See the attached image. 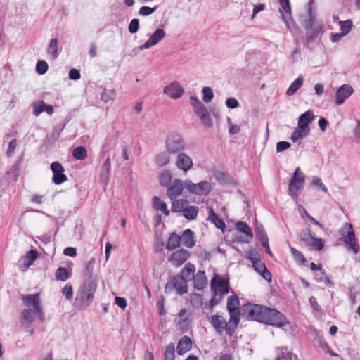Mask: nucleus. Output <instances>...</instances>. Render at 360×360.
Wrapping results in <instances>:
<instances>
[{
    "label": "nucleus",
    "instance_id": "nucleus-1",
    "mask_svg": "<svg viewBox=\"0 0 360 360\" xmlns=\"http://www.w3.org/2000/svg\"><path fill=\"white\" fill-rule=\"evenodd\" d=\"M243 310L249 320L278 328L288 323L286 317L281 312L264 305L248 303L244 306Z\"/></svg>",
    "mask_w": 360,
    "mask_h": 360
},
{
    "label": "nucleus",
    "instance_id": "nucleus-2",
    "mask_svg": "<svg viewBox=\"0 0 360 360\" xmlns=\"http://www.w3.org/2000/svg\"><path fill=\"white\" fill-rule=\"evenodd\" d=\"M22 300L25 306L29 308L22 311V323H26L30 325L34 320L33 314L41 321H44V314L39 293L23 295Z\"/></svg>",
    "mask_w": 360,
    "mask_h": 360
},
{
    "label": "nucleus",
    "instance_id": "nucleus-3",
    "mask_svg": "<svg viewBox=\"0 0 360 360\" xmlns=\"http://www.w3.org/2000/svg\"><path fill=\"white\" fill-rule=\"evenodd\" d=\"M97 285L93 281H85L77 291L74 307L77 310L86 309L94 300Z\"/></svg>",
    "mask_w": 360,
    "mask_h": 360
},
{
    "label": "nucleus",
    "instance_id": "nucleus-4",
    "mask_svg": "<svg viewBox=\"0 0 360 360\" xmlns=\"http://www.w3.org/2000/svg\"><path fill=\"white\" fill-rule=\"evenodd\" d=\"M339 233L341 236V239L347 246V250L352 251L354 254H357L359 252V246L356 243L352 224L345 223L340 229Z\"/></svg>",
    "mask_w": 360,
    "mask_h": 360
},
{
    "label": "nucleus",
    "instance_id": "nucleus-5",
    "mask_svg": "<svg viewBox=\"0 0 360 360\" xmlns=\"http://www.w3.org/2000/svg\"><path fill=\"white\" fill-rule=\"evenodd\" d=\"M186 143L182 136L176 132L169 134L165 139V148L172 155L179 154L184 150Z\"/></svg>",
    "mask_w": 360,
    "mask_h": 360
},
{
    "label": "nucleus",
    "instance_id": "nucleus-6",
    "mask_svg": "<svg viewBox=\"0 0 360 360\" xmlns=\"http://www.w3.org/2000/svg\"><path fill=\"white\" fill-rule=\"evenodd\" d=\"M305 176L300 167H297L291 177L288 186V194L294 199H297L304 186Z\"/></svg>",
    "mask_w": 360,
    "mask_h": 360
},
{
    "label": "nucleus",
    "instance_id": "nucleus-7",
    "mask_svg": "<svg viewBox=\"0 0 360 360\" xmlns=\"http://www.w3.org/2000/svg\"><path fill=\"white\" fill-rule=\"evenodd\" d=\"M174 289L180 295L186 293L188 291L186 281L179 276L170 277L165 285V292H170Z\"/></svg>",
    "mask_w": 360,
    "mask_h": 360
},
{
    "label": "nucleus",
    "instance_id": "nucleus-8",
    "mask_svg": "<svg viewBox=\"0 0 360 360\" xmlns=\"http://www.w3.org/2000/svg\"><path fill=\"white\" fill-rule=\"evenodd\" d=\"M185 186L190 193L198 195H206L212 190L211 184L207 181H202L198 184H194L191 181H186Z\"/></svg>",
    "mask_w": 360,
    "mask_h": 360
},
{
    "label": "nucleus",
    "instance_id": "nucleus-9",
    "mask_svg": "<svg viewBox=\"0 0 360 360\" xmlns=\"http://www.w3.org/2000/svg\"><path fill=\"white\" fill-rule=\"evenodd\" d=\"M210 286L212 292L225 295L229 290V278H224L221 276L215 274L211 280Z\"/></svg>",
    "mask_w": 360,
    "mask_h": 360
},
{
    "label": "nucleus",
    "instance_id": "nucleus-10",
    "mask_svg": "<svg viewBox=\"0 0 360 360\" xmlns=\"http://www.w3.org/2000/svg\"><path fill=\"white\" fill-rule=\"evenodd\" d=\"M51 169L53 172L52 181L59 185L68 180L67 176L64 174L65 169L58 162H53L51 164Z\"/></svg>",
    "mask_w": 360,
    "mask_h": 360
},
{
    "label": "nucleus",
    "instance_id": "nucleus-11",
    "mask_svg": "<svg viewBox=\"0 0 360 360\" xmlns=\"http://www.w3.org/2000/svg\"><path fill=\"white\" fill-rule=\"evenodd\" d=\"M190 257V252L184 249L174 252L168 259V262L175 267L181 266Z\"/></svg>",
    "mask_w": 360,
    "mask_h": 360
},
{
    "label": "nucleus",
    "instance_id": "nucleus-12",
    "mask_svg": "<svg viewBox=\"0 0 360 360\" xmlns=\"http://www.w3.org/2000/svg\"><path fill=\"white\" fill-rule=\"evenodd\" d=\"M354 89L349 84L340 86L335 94V104L340 105L353 94Z\"/></svg>",
    "mask_w": 360,
    "mask_h": 360
},
{
    "label": "nucleus",
    "instance_id": "nucleus-13",
    "mask_svg": "<svg viewBox=\"0 0 360 360\" xmlns=\"http://www.w3.org/2000/svg\"><path fill=\"white\" fill-rule=\"evenodd\" d=\"M165 36V32L162 29H157L143 44L139 46V50L143 51L156 45L164 39Z\"/></svg>",
    "mask_w": 360,
    "mask_h": 360
},
{
    "label": "nucleus",
    "instance_id": "nucleus-14",
    "mask_svg": "<svg viewBox=\"0 0 360 360\" xmlns=\"http://www.w3.org/2000/svg\"><path fill=\"white\" fill-rule=\"evenodd\" d=\"M175 165L178 169L184 172H188L193 166L191 158L185 153L177 154Z\"/></svg>",
    "mask_w": 360,
    "mask_h": 360
},
{
    "label": "nucleus",
    "instance_id": "nucleus-15",
    "mask_svg": "<svg viewBox=\"0 0 360 360\" xmlns=\"http://www.w3.org/2000/svg\"><path fill=\"white\" fill-rule=\"evenodd\" d=\"M164 94L169 96L172 99L180 98L184 93V89L181 86L180 84L176 82H172L169 85L164 88Z\"/></svg>",
    "mask_w": 360,
    "mask_h": 360
},
{
    "label": "nucleus",
    "instance_id": "nucleus-16",
    "mask_svg": "<svg viewBox=\"0 0 360 360\" xmlns=\"http://www.w3.org/2000/svg\"><path fill=\"white\" fill-rule=\"evenodd\" d=\"M183 190V181L178 179H174L167 187V195L169 199L174 200L181 194Z\"/></svg>",
    "mask_w": 360,
    "mask_h": 360
},
{
    "label": "nucleus",
    "instance_id": "nucleus-17",
    "mask_svg": "<svg viewBox=\"0 0 360 360\" xmlns=\"http://www.w3.org/2000/svg\"><path fill=\"white\" fill-rule=\"evenodd\" d=\"M186 313L187 311L186 309H181L178 313V316L180 317V319L177 322V326L179 330L184 333L187 332L189 330L191 323V314H188L186 316Z\"/></svg>",
    "mask_w": 360,
    "mask_h": 360
},
{
    "label": "nucleus",
    "instance_id": "nucleus-18",
    "mask_svg": "<svg viewBox=\"0 0 360 360\" xmlns=\"http://www.w3.org/2000/svg\"><path fill=\"white\" fill-rule=\"evenodd\" d=\"M192 344L193 342L188 336L184 335L181 338L176 347L177 354L182 356L189 352L192 348Z\"/></svg>",
    "mask_w": 360,
    "mask_h": 360
},
{
    "label": "nucleus",
    "instance_id": "nucleus-19",
    "mask_svg": "<svg viewBox=\"0 0 360 360\" xmlns=\"http://www.w3.org/2000/svg\"><path fill=\"white\" fill-rule=\"evenodd\" d=\"M210 323L218 333H221L224 330L227 333V323L222 316L212 315Z\"/></svg>",
    "mask_w": 360,
    "mask_h": 360
},
{
    "label": "nucleus",
    "instance_id": "nucleus-20",
    "mask_svg": "<svg viewBox=\"0 0 360 360\" xmlns=\"http://www.w3.org/2000/svg\"><path fill=\"white\" fill-rule=\"evenodd\" d=\"M314 4V0H310L308 2V10H307V18L304 19L302 22V26L306 30H310L312 28L315 20H316V13L313 11V5Z\"/></svg>",
    "mask_w": 360,
    "mask_h": 360
},
{
    "label": "nucleus",
    "instance_id": "nucleus-21",
    "mask_svg": "<svg viewBox=\"0 0 360 360\" xmlns=\"http://www.w3.org/2000/svg\"><path fill=\"white\" fill-rule=\"evenodd\" d=\"M230 318L227 323V335L231 336L240 321V311L229 312Z\"/></svg>",
    "mask_w": 360,
    "mask_h": 360
},
{
    "label": "nucleus",
    "instance_id": "nucleus-22",
    "mask_svg": "<svg viewBox=\"0 0 360 360\" xmlns=\"http://www.w3.org/2000/svg\"><path fill=\"white\" fill-rule=\"evenodd\" d=\"M110 158L108 155L103 164L101 174H100V181L103 184L107 186L109 183L110 180Z\"/></svg>",
    "mask_w": 360,
    "mask_h": 360
},
{
    "label": "nucleus",
    "instance_id": "nucleus-23",
    "mask_svg": "<svg viewBox=\"0 0 360 360\" xmlns=\"http://www.w3.org/2000/svg\"><path fill=\"white\" fill-rule=\"evenodd\" d=\"M181 238V242H182V244L186 248H192L195 245L194 233L190 229L184 230Z\"/></svg>",
    "mask_w": 360,
    "mask_h": 360
},
{
    "label": "nucleus",
    "instance_id": "nucleus-24",
    "mask_svg": "<svg viewBox=\"0 0 360 360\" xmlns=\"http://www.w3.org/2000/svg\"><path fill=\"white\" fill-rule=\"evenodd\" d=\"M252 266L255 269V270L263 277V278H264L268 282L271 281V274L267 269L265 264L261 262V260H259L257 262L255 261V262H253Z\"/></svg>",
    "mask_w": 360,
    "mask_h": 360
},
{
    "label": "nucleus",
    "instance_id": "nucleus-25",
    "mask_svg": "<svg viewBox=\"0 0 360 360\" xmlns=\"http://www.w3.org/2000/svg\"><path fill=\"white\" fill-rule=\"evenodd\" d=\"M193 279L194 287L199 290L204 289L207 284V279L204 271L199 270Z\"/></svg>",
    "mask_w": 360,
    "mask_h": 360
},
{
    "label": "nucleus",
    "instance_id": "nucleus-26",
    "mask_svg": "<svg viewBox=\"0 0 360 360\" xmlns=\"http://www.w3.org/2000/svg\"><path fill=\"white\" fill-rule=\"evenodd\" d=\"M170 155L168 151H161L154 156V162L155 165L160 167L167 165L170 162Z\"/></svg>",
    "mask_w": 360,
    "mask_h": 360
},
{
    "label": "nucleus",
    "instance_id": "nucleus-27",
    "mask_svg": "<svg viewBox=\"0 0 360 360\" xmlns=\"http://www.w3.org/2000/svg\"><path fill=\"white\" fill-rule=\"evenodd\" d=\"M58 41L56 38L52 39L47 47L46 53L49 56V58L52 60H55L58 56Z\"/></svg>",
    "mask_w": 360,
    "mask_h": 360
},
{
    "label": "nucleus",
    "instance_id": "nucleus-28",
    "mask_svg": "<svg viewBox=\"0 0 360 360\" xmlns=\"http://www.w3.org/2000/svg\"><path fill=\"white\" fill-rule=\"evenodd\" d=\"M181 239V236L176 234L175 232L172 233L168 238L166 244V249L169 251L176 250L180 245Z\"/></svg>",
    "mask_w": 360,
    "mask_h": 360
},
{
    "label": "nucleus",
    "instance_id": "nucleus-29",
    "mask_svg": "<svg viewBox=\"0 0 360 360\" xmlns=\"http://www.w3.org/2000/svg\"><path fill=\"white\" fill-rule=\"evenodd\" d=\"M314 119V115L312 111L307 110L302 113L298 120V126L302 128H309V124L312 122Z\"/></svg>",
    "mask_w": 360,
    "mask_h": 360
},
{
    "label": "nucleus",
    "instance_id": "nucleus-30",
    "mask_svg": "<svg viewBox=\"0 0 360 360\" xmlns=\"http://www.w3.org/2000/svg\"><path fill=\"white\" fill-rule=\"evenodd\" d=\"M208 220L213 223L218 229H224L226 226L224 221L218 217L212 208H210L208 210Z\"/></svg>",
    "mask_w": 360,
    "mask_h": 360
},
{
    "label": "nucleus",
    "instance_id": "nucleus-31",
    "mask_svg": "<svg viewBox=\"0 0 360 360\" xmlns=\"http://www.w3.org/2000/svg\"><path fill=\"white\" fill-rule=\"evenodd\" d=\"M96 259L94 257L90 259L86 266V271L88 276V279L86 281H93L95 284L97 285L98 278L97 276L94 275V267L95 265Z\"/></svg>",
    "mask_w": 360,
    "mask_h": 360
},
{
    "label": "nucleus",
    "instance_id": "nucleus-32",
    "mask_svg": "<svg viewBox=\"0 0 360 360\" xmlns=\"http://www.w3.org/2000/svg\"><path fill=\"white\" fill-rule=\"evenodd\" d=\"M153 205L155 210L161 211L166 216L169 214L167 204L162 201L159 197L154 196L153 198Z\"/></svg>",
    "mask_w": 360,
    "mask_h": 360
},
{
    "label": "nucleus",
    "instance_id": "nucleus-33",
    "mask_svg": "<svg viewBox=\"0 0 360 360\" xmlns=\"http://www.w3.org/2000/svg\"><path fill=\"white\" fill-rule=\"evenodd\" d=\"M240 302L237 295H233L229 297L227 300L226 309L229 312L239 311Z\"/></svg>",
    "mask_w": 360,
    "mask_h": 360
},
{
    "label": "nucleus",
    "instance_id": "nucleus-34",
    "mask_svg": "<svg viewBox=\"0 0 360 360\" xmlns=\"http://www.w3.org/2000/svg\"><path fill=\"white\" fill-rule=\"evenodd\" d=\"M310 132V129L302 128L300 126L293 131L291 134V140L293 142L297 141L299 139H302L308 136Z\"/></svg>",
    "mask_w": 360,
    "mask_h": 360
},
{
    "label": "nucleus",
    "instance_id": "nucleus-35",
    "mask_svg": "<svg viewBox=\"0 0 360 360\" xmlns=\"http://www.w3.org/2000/svg\"><path fill=\"white\" fill-rule=\"evenodd\" d=\"M196 115L206 127L210 128L212 127L213 122L207 108L202 109L201 111L196 113Z\"/></svg>",
    "mask_w": 360,
    "mask_h": 360
},
{
    "label": "nucleus",
    "instance_id": "nucleus-36",
    "mask_svg": "<svg viewBox=\"0 0 360 360\" xmlns=\"http://www.w3.org/2000/svg\"><path fill=\"white\" fill-rule=\"evenodd\" d=\"M198 213V207L194 205H186L184 210L183 216L188 220H193Z\"/></svg>",
    "mask_w": 360,
    "mask_h": 360
},
{
    "label": "nucleus",
    "instance_id": "nucleus-37",
    "mask_svg": "<svg viewBox=\"0 0 360 360\" xmlns=\"http://www.w3.org/2000/svg\"><path fill=\"white\" fill-rule=\"evenodd\" d=\"M195 270V267L193 264L191 263L186 264L181 270V278L186 281L190 280L191 278H193Z\"/></svg>",
    "mask_w": 360,
    "mask_h": 360
},
{
    "label": "nucleus",
    "instance_id": "nucleus-38",
    "mask_svg": "<svg viewBox=\"0 0 360 360\" xmlns=\"http://www.w3.org/2000/svg\"><path fill=\"white\" fill-rule=\"evenodd\" d=\"M303 79L301 77L294 80L287 89L285 94L288 96H292L302 86Z\"/></svg>",
    "mask_w": 360,
    "mask_h": 360
},
{
    "label": "nucleus",
    "instance_id": "nucleus-39",
    "mask_svg": "<svg viewBox=\"0 0 360 360\" xmlns=\"http://www.w3.org/2000/svg\"><path fill=\"white\" fill-rule=\"evenodd\" d=\"M188 202L184 199L175 200L172 203L171 210L173 212H184V210L188 205Z\"/></svg>",
    "mask_w": 360,
    "mask_h": 360
},
{
    "label": "nucleus",
    "instance_id": "nucleus-40",
    "mask_svg": "<svg viewBox=\"0 0 360 360\" xmlns=\"http://www.w3.org/2000/svg\"><path fill=\"white\" fill-rule=\"evenodd\" d=\"M215 179L221 184H228L231 182V176L224 172H217L214 174Z\"/></svg>",
    "mask_w": 360,
    "mask_h": 360
},
{
    "label": "nucleus",
    "instance_id": "nucleus-41",
    "mask_svg": "<svg viewBox=\"0 0 360 360\" xmlns=\"http://www.w3.org/2000/svg\"><path fill=\"white\" fill-rule=\"evenodd\" d=\"M72 156L78 160H83L87 157V150L84 146H78L72 151Z\"/></svg>",
    "mask_w": 360,
    "mask_h": 360
},
{
    "label": "nucleus",
    "instance_id": "nucleus-42",
    "mask_svg": "<svg viewBox=\"0 0 360 360\" xmlns=\"http://www.w3.org/2000/svg\"><path fill=\"white\" fill-rule=\"evenodd\" d=\"M56 278L58 281H65L70 278V274L65 267H59L56 271Z\"/></svg>",
    "mask_w": 360,
    "mask_h": 360
},
{
    "label": "nucleus",
    "instance_id": "nucleus-43",
    "mask_svg": "<svg viewBox=\"0 0 360 360\" xmlns=\"http://www.w3.org/2000/svg\"><path fill=\"white\" fill-rule=\"evenodd\" d=\"M236 228L238 231L245 233L250 238L253 236L251 228L245 222L239 221L236 224Z\"/></svg>",
    "mask_w": 360,
    "mask_h": 360
},
{
    "label": "nucleus",
    "instance_id": "nucleus-44",
    "mask_svg": "<svg viewBox=\"0 0 360 360\" xmlns=\"http://www.w3.org/2000/svg\"><path fill=\"white\" fill-rule=\"evenodd\" d=\"M172 176L168 171H165L160 174V184L163 187H168L172 184Z\"/></svg>",
    "mask_w": 360,
    "mask_h": 360
},
{
    "label": "nucleus",
    "instance_id": "nucleus-45",
    "mask_svg": "<svg viewBox=\"0 0 360 360\" xmlns=\"http://www.w3.org/2000/svg\"><path fill=\"white\" fill-rule=\"evenodd\" d=\"M38 252L37 250H31L25 255L24 264L27 266L32 265L34 262L37 259Z\"/></svg>",
    "mask_w": 360,
    "mask_h": 360
},
{
    "label": "nucleus",
    "instance_id": "nucleus-46",
    "mask_svg": "<svg viewBox=\"0 0 360 360\" xmlns=\"http://www.w3.org/2000/svg\"><path fill=\"white\" fill-rule=\"evenodd\" d=\"M175 352V346L174 343H169L165 347L164 352L165 360H174Z\"/></svg>",
    "mask_w": 360,
    "mask_h": 360
},
{
    "label": "nucleus",
    "instance_id": "nucleus-47",
    "mask_svg": "<svg viewBox=\"0 0 360 360\" xmlns=\"http://www.w3.org/2000/svg\"><path fill=\"white\" fill-rule=\"evenodd\" d=\"M313 236L311 233L309 229L302 230L300 233V240L302 241L306 245L311 244V240Z\"/></svg>",
    "mask_w": 360,
    "mask_h": 360
},
{
    "label": "nucleus",
    "instance_id": "nucleus-48",
    "mask_svg": "<svg viewBox=\"0 0 360 360\" xmlns=\"http://www.w3.org/2000/svg\"><path fill=\"white\" fill-rule=\"evenodd\" d=\"M319 271V273L315 274V279L318 282H323L327 285H333V283L330 277L324 271H322V270Z\"/></svg>",
    "mask_w": 360,
    "mask_h": 360
},
{
    "label": "nucleus",
    "instance_id": "nucleus-49",
    "mask_svg": "<svg viewBox=\"0 0 360 360\" xmlns=\"http://www.w3.org/2000/svg\"><path fill=\"white\" fill-rule=\"evenodd\" d=\"M191 104L193 108L195 113H198L200 111H201L202 109H205L206 108L205 105H204L199 99L195 96H191Z\"/></svg>",
    "mask_w": 360,
    "mask_h": 360
},
{
    "label": "nucleus",
    "instance_id": "nucleus-50",
    "mask_svg": "<svg viewBox=\"0 0 360 360\" xmlns=\"http://www.w3.org/2000/svg\"><path fill=\"white\" fill-rule=\"evenodd\" d=\"M203 303V299L202 295L196 293H193L191 295V304L195 308H200L202 307Z\"/></svg>",
    "mask_w": 360,
    "mask_h": 360
},
{
    "label": "nucleus",
    "instance_id": "nucleus-51",
    "mask_svg": "<svg viewBox=\"0 0 360 360\" xmlns=\"http://www.w3.org/2000/svg\"><path fill=\"white\" fill-rule=\"evenodd\" d=\"M339 24L340 25L341 32L345 36L347 35L351 31L352 25H353L351 20L340 21Z\"/></svg>",
    "mask_w": 360,
    "mask_h": 360
},
{
    "label": "nucleus",
    "instance_id": "nucleus-52",
    "mask_svg": "<svg viewBox=\"0 0 360 360\" xmlns=\"http://www.w3.org/2000/svg\"><path fill=\"white\" fill-rule=\"evenodd\" d=\"M290 252H291L294 259L297 262H300L302 264H306L307 259L304 257V256L303 255V254L300 250H297L296 248H295L293 247H290Z\"/></svg>",
    "mask_w": 360,
    "mask_h": 360
},
{
    "label": "nucleus",
    "instance_id": "nucleus-53",
    "mask_svg": "<svg viewBox=\"0 0 360 360\" xmlns=\"http://www.w3.org/2000/svg\"><path fill=\"white\" fill-rule=\"evenodd\" d=\"M319 32V30L316 28H311L310 30H307L306 34V41L307 44H310L313 42L316 38L317 37Z\"/></svg>",
    "mask_w": 360,
    "mask_h": 360
},
{
    "label": "nucleus",
    "instance_id": "nucleus-54",
    "mask_svg": "<svg viewBox=\"0 0 360 360\" xmlns=\"http://www.w3.org/2000/svg\"><path fill=\"white\" fill-rule=\"evenodd\" d=\"M157 8H158V6H155L153 8L143 6L139 8V10L138 11V14L140 16H148V15L153 14L157 10Z\"/></svg>",
    "mask_w": 360,
    "mask_h": 360
},
{
    "label": "nucleus",
    "instance_id": "nucleus-55",
    "mask_svg": "<svg viewBox=\"0 0 360 360\" xmlns=\"http://www.w3.org/2000/svg\"><path fill=\"white\" fill-rule=\"evenodd\" d=\"M309 246H311L314 249L320 251L324 247V240L322 238H318L312 237L311 244Z\"/></svg>",
    "mask_w": 360,
    "mask_h": 360
},
{
    "label": "nucleus",
    "instance_id": "nucleus-56",
    "mask_svg": "<svg viewBox=\"0 0 360 360\" xmlns=\"http://www.w3.org/2000/svg\"><path fill=\"white\" fill-rule=\"evenodd\" d=\"M224 296V295L219 294L216 292H212V297L210 300V309L211 311L215 305L221 302Z\"/></svg>",
    "mask_w": 360,
    "mask_h": 360
},
{
    "label": "nucleus",
    "instance_id": "nucleus-57",
    "mask_svg": "<svg viewBox=\"0 0 360 360\" xmlns=\"http://www.w3.org/2000/svg\"><path fill=\"white\" fill-rule=\"evenodd\" d=\"M202 100L205 103L210 102L213 97V91L210 87H204L202 90Z\"/></svg>",
    "mask_w": 360,
    "mask_h": 360
},
{
    "label": "nucleus",
    "instance_id": "nucleus-58",
    "mask_svg": "<svg viewBox=\"0 0 360 360\" xmlns=\"http://www.w3.org/2000/svg\"><path fill=\"white\" fill-rule=\"evenodd\" d=\"M115 96V90H107L104 89L101 95V98L104 102L107 103L108 101L112 100Z\"/></svg>",
    "mask_w": 360,
    "mask_h": 360
},
{
    "label": "nucleus",
    "instance_id": "nucleus-59",
    "mask_svg": "<svg viewBox=\"0 0 360 360\" xmlns=\"http://www.w3.org/2000/svg\"><path fill=\"white\" fill-rule=\"evenodd\" d=\"M32 105L34 110L33 113L36 117L39 116L41 112H44V108L45 107V103L43 101L34 103Z\"/></svg>",
    "mask_w": 360,
    "mask_h": 360
},
{
    "label": "nucleus",
    "instance_id": "nucleus-60",
    "mask_svg": "<svg viewBox=\"0 0 360 360\" xmlns=\"http://www.w3.org/2000/svg\"><path fill=\"white\" fill-rule=\"evenodd\" d=\"M62 293L65 297L68 300H70L73 297V288L72 285L70 283H67L62 288Z\"/></svg>",
    "mask_w": 360,
    "mask_h": 360
},
{
    "label": "nucleus",
    "instance_id": "nucleus-61",
    "mask_svg": "<svg viewBox=\"0 0 360 360\" xmlns=\"http://www.w3.org/2000/svg\"><path fill=\"white\" fill-rule=\"evenodd\" d=\"M48 63L44 60H39L36 65V71L39 75L45 74L48 70Z\"/></svg>",
    "mask_w": 360,
    "mask_h": 360
},
{
    "label": "nucleus",
    "instance_id": "nucleus-62",
    "mask_svg": "<svg viewBox=\"0 0 360 360\" xmlns=\"http://www.w3.org/2000/svg\"><path fill=\"white\" fill-rule=\"evenodd\" d=\"M139 28V20L137 18L132 19L129 25L128 30L131 34H134L138 32Z\"/></svg>",
    "mask_w": 360,
    "mask_h": 360
},
{
    "label": "nucleus",
    "instance_id": "nucleus-63",
    "mask_svg": "<svg viewBox=\"0 0 360 360\" xmlns=\"http://www.w3.org/2000/svg\"><path fill=\"white\" fill-rule=\"evenodd\" d=\"M17 146V140L15 139H13L11 140L8 145V149L6 152V154L8 157H11L13 153Z\"/></svg>",
    "mask_w": 360,
    "mask_h": 360
},
{
    "label": "nucleus",
    "instance_id": "nucleus-64",
    "mask_svg": "<svg viewBox=\"0 0 360 360\" xmlns=\"http://www.w3.org/2000/svg\"><path fill=\"white\" fill-rule=\"evenodd\" d=\"M281 356L283 360H297L296 356L293 355L291 352H287L286 349L282 348Z\"/></svg>",
    "mask_w": 360,
    "mask_h": 360
}]
</instances>
